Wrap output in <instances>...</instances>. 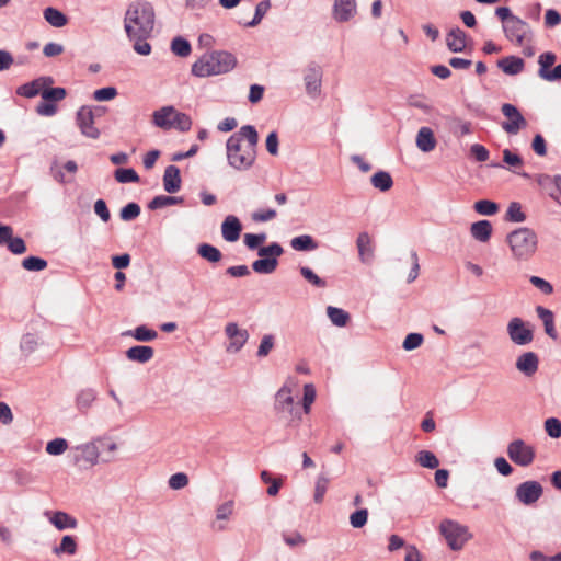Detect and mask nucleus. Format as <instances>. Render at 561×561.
I'll return each instance as SVG.
<instances>
[{"label": "nucleus", "mask_w": 561, "mask_h": 561, "mask_svg": "<svg viewBox=\"0 0 561 561\" xmlns=\"http://www.w3.org/2000/svg\"><path fill=\"white\" fill-rule=\"evenodd\" d=\"M154 22L156 12L151 2L137 0L128 5L124 16V28L138 55H150L151 45L147 41L152 35Z\"/></svg>", "instance_id": "nucleus-1"}, {"label": "nucleus", "mask_w": 561, "mask_h": 561, "mask_svg": "<svg viewBox=\"0 0 561 561\" xmlns=\"http://www.w3.org/2000/svg\"><path fill=\"white\" fill-rule=\"evenodd\" d=\"M259 134L254 126L244 125L226 142L228 164L238 170H249L255 162Z\"/></svg>", "instance_id": "nucleus-2"}, {"label": "nucleus", "mask_w": 561, "mask_h": 561, "mask_svg": "<svg viewBox=\"0 0 561 561\" xmlns=\"http://www.w3.org/2000/svg\"><path fill=\"white\" fill-rule=\"evenodd\" d=\"M237 64V58L232 53L214 50L204 54L192 65V73L198 78L219 76L232 71Z\"/></svg>", "instance_id": "nucleus-3"}, {"label": "nucleus", "mask_w": 561, "mask_h": 561, "mask_svg": "<svg viewBox=\"0 0 561 561\" xmlns=\"http://www.w3.org/2000/svg\"><path fill=\"white\" fill-rule=\"evenodd\" d=\"M513 259L517 261L530 260L538 249V236L528 227H519L506 236Z\"/></svg>", "instance_id": "nucleus-4"}, {"label": "nucleus", "mask_w": 561, "mask_h": 561, "mask_svg": "<svg viewBox=\"0 0 561 561\" xmlns=\"http://www.w3.org/2000/svg\"><path fill=\"white\" fill-rule=\"evenodd\" d=\"M440 533L445 537L451 550H460L463 545L471 538L466 526L454 520H443L440 524Z\"/></svg>", "instance_id": "nucleus-5"}, {"label": "nucleus", "mask_w": 561, "mask_h": 561, "mask_svg": "<svg viewBox=\"0 0 561 561\" xmlns=\"http://www.w3.org/2000/svg\"><path fill=\"white\" fill-rule=\"evenodd\" d=\"M503 32L510 42L518 46H523L525 43H529L533 39L530 25L518 16L505 23V25H503Z\"/></svg>", "instance_id": "nucleus-6"}, {"label": "nucleus", "mask_w": 561, "mask_h": 561, "mask_svg": "<svg viewBox=\"0 0 561 561\" xmlns=\"http://www.w3.org/2000/svg\"><path fill=\"white\" fill-rule=\"evenodd\" d=\"M275 411L284 419L294 420L300 417V410L294 402L291 390L283 386L275 394Z\"/></svg>", "instance_id": "nucleus-7"}, {"label": "nucleus", "mask_w": 561, "mask_h": 561, "mask_svg": "<svg viewBox=\"0 0 561 561\" xmlns=\"http://www.w3.org/2000/svg\"><path fill=\"white\" fill-rule=\"evenodd\" d=\"M507 456L516 465L528 467L534 462L535 449L523 439H515L507 446Z\"/></svg>", "instance_id": "nucleus-8"}, {"label": "nucleus", "mask_w": 561, "mask_h": 561, "mask_svg": "<svg viewBox=\"0 0 561 561\" xmlns=\"http://www.w3.org/2000/svg\"><path fill=\"white\" fill-rule=\"evenodd\" d=\"M95 113L92 107L83 105L76 114V124L80 129V133L91 139H98L101 131L94 126Z\"/></svg>", "instance_id": "nucleus-9"}, {"label": "nucleus", "mask_w": 561, "mask_h": 561, "mask_svg": "<svg viewBox=\"0 0 561 561\" xmlns=\"http://www.w3.org/2000/svg\"><path fill=\"white\" fill-rule=\"evenodd\" d=\"M322 77V68L316 62L308 64L304 69L305 90L311 99H316L321 94Z\"/></svg>", "instance_id": "nucleus-10"}, {"label": "nucleus", "mask_w": 561, "mask_h": 561, "mask_svg": "<svg viewBox=\"0 0 561 561\" xmlns=\"http://www.w3.org/2000/svg\"><path fill=\"white\" fill-rule=\"evenodd\" d=\"M507 333L511 341L516 345H527L534 340L533 330L529 329L526 322L518 317L510 320L507 323Z\"/></svg>", "instance_id": "nucleus-11"}, {"label": "nucleus", "mask_w": 561, "mask_h": 561, "mask_svg": "<svg viewBox=\"0 0 561 561\" xmlns=\"http://www.w3.org/2000/svg\"><path fill=\"white\" fill-rule=\"evenodd\" d=\"M543 494V488L538 481L529 480L517 485L515 496L524 505L535 504Z\"/></svg>", "instance_id": "nucleus-12"}, {"label": "nucleus", "mask_w": 561, "mask_h": 561, "mask_svg": "<svg viewBox=\"0 0 561 561\" xmlns=\"http://www.w3.org/2000/svg\"><path fill=\"white\" fill-rule=\"evenodd\" d=\"M502 113L508 121L502 123V128L510 135H516L520 128L526 127L527 122L518 108L510 103L502 105Z\"/></svg>", "instance_id": "nucleus-13"}, {"label": "nucleus", "mask_w": 561, "mask_h": 561, "mask_svg": "<svg viewBox=\"0 0 561 561\" xmlns=\"http://www.w3.org/2000/svg\"><path fill=\"white\" fill-rule=\"evenodd\" d=\"M225 334L230 340V343L226 348L229 353L240 352L250 336L248 330L239 328L236 322H229L226 324Z\"/></svg>", "instance_id": "nucleus-14"}, {"label": "nucleus", "mask_w": 561, "mask_h": 561, "mask_svg": "<svg viewBox=\"0 0 561 561\" xmlns=\"http://www.w3.org/2000/svg\"><path fill=\"white\" fill-rule=\"evenodd\" d=\"M357 12L356 0H334L333 19L337 22L350 21Z\"/></svg>", "instance_id": "nucleus-15"}, {"label": "nucleus", "mask_w": 561, "mask_h": 561, "mask_svg": "<svg viewBox=\"0 0 561 561\" xmlns=\"http://www.w3.org/2000/svg\"><path fill=\"white\" fill-rule=\"evenodd\" d=\"M81 451L80 455L75 456V463L80 466L84 462L89 467H93L99 462L100 446L96 443H88L77 447Z\"/></svg>", "instance_id": "nucleus-16"}, {"label": "nucleus", "mask_w": 561, "mask_h": 561, "mask_svg": "<svg viewBox=\"0 0 561 561\" xmlns=\"http://www.w3.org/2000/svg\"><path fill=\"white\" fill-rule=\"evenodd\" d=\"M516 369L526 377L534 376L539 367V357L534 352H526L519 355L515 363Z\"/></svg>", "instance_id": "nucleus-17"}, {"label": "nucleus", "mask_w": 561, "mask_h": 561, "mask_svg": "<svg viewBox=\"0 0 561 561\" xmlns=\"http://www.w3.org/2000/svg\"><path fill=\"white\" fill-rule=\"evenodd\" d=\"M242 224L238 217L228 215L221 224V234L227 242H236L240 238Z\"/></svg>", "instance_id": "nucleus-18"}, {"label": "nucleus", "mask_w": 561, "mask_h": 561, "mask_svg": "<svg viewBox=\"0 0 561 561\" xmlns=\"http://www.w3.org/2000/svg\"><path fill=\"white\" fill-rule=\"evenodd\" d=\"M51 77H39L31 82L24 83L16 89V94L31 99L39 94L45 85L53 84Z\"/></svg>", "instance_id": "nucleus-19"}, {"label": "nucleus", "mask_w": 561, "mask_h": 561, "mask_svg": "<svg viewBox=\"0 0 561 561\" xmlns=\"http://www.w3.org/2000/svg\"><path fill=\"white\" fill-rule=\"evenodd\" d=\"M181 175H180V169L174 165L170 164L165 168L164 174H163V188L167 193L174 194L181 188Z\"/></svg>", "instance_id": "nucleus-20"}, {"label": "nucleus", "mask_w": 561, "mask_h": 561, "mask_svg": "<svg viewBox=\"0 0 561 561\" xmlns=\"http://www.w3.org/2000/svg\"><path fill=\"white\" fill-rule=\"evenodd\" d=\"M446 45L453 53H461L467 45V35L460 27L451 28L446 36Z\"/></svg>", "instance_id": "nucleus-21"}, {"label": "nucleus", "mask_w": 561, "mask_h": 561, "mask_svg": "<svg viewBox=\"0 0 561 561\" xmlns=\"http://www.w3.org/2000/svg\"><path fill=\"white\" fill-rule=\"evenodd\" d=\"M537 316L543 323L545 333L552 339L553 341H557L559 339L558 331L554 327V316L553 312L542 306H538L536 308Z\"/></svg>", "instance_id": "nucleus-22"}, {"label": "nucleus", "mask_w": 561, "mask_h": 561, "mask_svg": "<svg viewBox=\"0 0 561 561\" xmlns=\"http://www.w3.org/2000/svg\"><path fill=\"white\" fill-rule=\"evenodd\" d=\"M175 108L172 105L163 106L152 114V124L161 129L169 130L172 128V117Z\"/></svg>", "instance_id": "nucleus-23"}, {"label": "nucleus", "mask_w": 561, "mask_h": 561, "mask_svg": "<svg viewBox=\"0 0 561 561\" xmlns=\"http://www.w3.org/2000/svg\"><path fill=\"white\" fill-rule=\"evenodd\" d=\"M153 355V347L147 345H135L126 351V357L129 360L137 362L140 364L148 363L149 360L152 359Z\"/></svg>", "instance_id": "nucleus-24"}, {"label": "nucleus", "mask_w": 561, "mask_h": 561, "mask_svg": "<svg viewBox=\"0 0 561 561\" xmlns=\"http://www.w3.org/2000/svg\"><path fill=\"white\" fill-rule=\"evenodd\" d=\"M358 255L363 263L368 264L374 257V248L370 236L367 232H360L356 240Z\"/></svg>", "instance_id": "nucleus-25"}, {"label": "nucleus", "mask_w": 561, "mask_h": 561, "mask_svg": "<svg viewBox=\"0 0 561 561\" xmlns=\"http://www.w3.org/2000/svg\"><path fill=\"white\" fill-rule=\"evenodd\" d=\"M497 67L506 75L516 76L525 67V61L520 57L507 56L497 61Z\"/></svg>", "instance_id": "nucleus-26"}, {"label": "nucleus", "mask_w": 561, "mask_h": 561, "mask_svg": "<svg viewBox=\"0 0 561 561\" xmlns=\"http://www.w3.org/2000/svg\"><path fill=\"white\" fill-rule=\"evenodd\" d=\"M416 147L423 152H430L436 147V139L430 127H421L416 135Z\"/></svg>", "instance_id": "nucleus-27"}, {"label": "nucleus", "mask_w": 561, "mask_h": 561, "mask_svg": "<svg viewBox=\"0 0 561 561\" xmlns=\"http://www.w3.org/2000/svg\"><path fill=\"white\" fill-rule=\"evenodd\" d=\"M492 230V224L485 219L473 222L470 227L472 238L482 243L491 239Z\"/></svg>", "instance_id": "nucleus-28"}, {"label": "nucleus", "mask_w": 561, "mask_h": 561, "mask_svg": "<svg viewBox=\"0 0 561 561\" xmlns=\"http://www.w3.org/2000/svg\"><path fill=\"white\" fill-rule=\"evenodd\" d=\"M536 181L538 185L547 192L550 196L551 193H558L561 190V175H549V174H538L536 176Z\"/></svg>", "instance_id": "nucleus-29"}, {"label": "nucleus", "mask_w": 561, "mask_h": 561, "mask_svg": "<svg viewBox=\"0 0 561 561\" xmlns=\"http://www.w3.org/2000/svg\"><path fill=\"white\" fill-rule=\"evenodd\" d=\"M123 336H133L139 342H150L157 339L158 332L148 328L145 324L136 327L134 330H128L122 333Z\"/></svg>", "instance_id": "nucleus-30"}, {"label": "nucleus", "mask_w": 561, "mask_h": 561, "mask_svg": "<svg viewBox=\"0 0 561 561\" xmlns=\"http://www.w3.org/2000/svg\"><path fill=\"white\" fill-rule=\"evenodd\" d=\"M49 520L58 530H65L68 528L73 529L78 525L76 518H73L68 513L62 511H57L53 513Z\"/></svg>", "instance_id": "nucleus-31"}, {"label": "nucleus", "mask_w": 561, "mask_h": 561, "mask_svg": "<svg viewBox=\"0 0 561 561\" xmlns=\"http://www.w3.org/2000/svg\"><path fill=\"white\" fill-rule=\"evenodd\" d=\"M290 247L296 251H314L319 245L310 234H300L290 240Z\"/></svg>", "instance_id": "nucleus-32"}, {"label": "nucleus", "mask_w": 561, "mask_h": 561, "mask_svg": "<svg viewBox=\"0 0 561 561\" xmlns=\"http://www.w3.org/2000/svg\"><path fill=\"white\" fill-rule=\"evenodd\" d=\"M44 19L54 27H62L68 23V18L58 9L48 7L43 11Z\"/></svg>", "instance_id": "nucleus-33"}, {"label": "nucleus", "mask_w": 561, "mask_h": 561, "mask_svg": "<svg viewBox=\"0 0 561 561\" xmlns=\"http://www.w3.org/2000/svg\"><path fill=\"white\" fill-rule=\"evenodd\" d=\"M371 185L381 192L389 191L393 185V180L389 172L378 171L370 179Z\"/></svg>", "instance_id": "nucleus-34"}, {"label": "nucleus", "mask_w": 561, "mask_h": 561, "mask_svg": "<svg viewBox=\"0 0 561 561\" xmlns=\"http://www.w3.org/2000/svg\"><path fill=\"white\" fill-rule=\"evenodd\" d=\"M278 265L276 257H260L252 263V268L259 274H272Z\"/></svg>", "instance_id": "nucleus-35"}, {"label": "nucleus", "mask_w": 561, "mask_h": 561, "mask_svg": "<svg viewBox=\"0 0 561 561\" xmlns=\"http://www.w3.org/2000/svg\"><path fill=\"white\" fill-rule=\"evenodd\" d=\"M197 253L204 260L210 263H217L222 259V253L216 247L209 243H202L197 248Z\"/></svg>", "instance_id": "nucleus-36"}, {"label": "nucleus", "mask_w": 561, "mask_h": 561, "mask_svg": "<svg viewBox=\"0 0 561 561\" xmlns=\"http://www.w3.org/2000/svg\"><path fill=\"white\" fill-rule=\"evenodd\" d=\"M77 542L73 536L66 535L61 538L59 546L54 547L53 552L56 556L69 554L73 556L77 552Z\"/></svg>", "instance_id": "nucleus-37"}, {"label": "nucleus", "mask_w": 561, "mask_h": 561, "mask_svg": "<svg viewBox=\"0 0 561 561\" xmlns=\"http://www.w3.org/2000/svg\"><path fill=\"white\" fill-rule=\"evenodd\" d=\"M96 399V392L93 389H82L76 398L78 410L85 412Z\"/></svg>", "instance_id": "nucleus-38"}, {"label": "nucleus", "mask_w": 561, "mask_h": 561, "mask_svg": "<svg viewBox=\"0 0 561 561\" xmlns=\"http://www.w3.org/2000/svg\"><path fill=\"white\" fill-rule=\"evenodd\" d=\"M183 197L181 196H168V195H158L153 197L150 203L148 204V207L151 210L160 209L167 206L181 204L183 203Z\"/></svg>", "instance_id": "nucleus-39"}, {"label": "nucleus", "mask_w": 561, "mask_h": 561, "mask_svg": "<svg viewBox=\"0 0 561 561\" xmlns=\"http://www.w3.org/2000/svg\"><path fill=\"white\" fill-rule=\"evenodd\" d=\"M327 314L331 322L336 327H345L350 320V313L341 308L329 306Z\"/></svg>", "instance_id": "nucleus-40"}, {"label": "nucleus", "mask_w": 561, "mask_h": 561, "mask_svg": "<svg viewBox=\"0 0 561 561\" xmlns=\"http://www.w3.org/2000/svg\"><path fill=\"white\" fill-rule=\"evenodd\" d=\"M557 60V56L554 53H551V51H546V53H542L541 55H539L538 57V65H539V70H538V76L543 79L547 73L550 71V67L554 65Z\"/></svg>", "instance_id": "nucleus-41"}, {"label": "nucleus", "mask_w": 561, "mask_h": 561, "mask_svg": "<svg viewBox=\"0 0 561 561\" xmlns=\"http://www.w3.org/2000/svg\"><path fill=\"white\" fill-rule=\"evenodd\" d=\"M416 461L421 467L428 469H436L439 466L437 457L430 450H420L416 454Z\"/></svg>", "instance_id": "nucleus-42"}, {"label": "nucleus", "mask_w": 561, "mask_h": 561, "mask_svg": "<svg viewBox=\"0 0 561 561\" xmlns=\"http://www.w3.org/2000/svg\"><path fill=\"white\" fill-rule=\"evenodd\" d=\"M114 178L118 183L139 182V175L133 168H119L114 172Z\"/></svg>", "instance_id": "nucleus-43"}, {"label": "nucleus", "mask_w": 561, "mask_h": 561, "mask_svg": "<svg viewBox=\"0 0 561 561\" xmlns=\"http://www.w3.org/2000/svg\"><path fill=\"white\" fill-rule=\"evenodd\" d=\"M505 220L511 222H524L526 215L522 210V206L518 202H512L506 210Z\"/></svg>", "instance_id": "nucleus-44"}, {"label": "nucleus", "mask_w": 561, "mask_h": 561, "mask_svg": "<svg viewBox=\"0 0 561 561\" xmlns=\"http://www.w3.org/2000/svg\"><path fill=\"white\" fill-rule=\"evenodd\" d=\"M271 8V1L270 0H263L256 4L254 16L251 21L245 22L244 26L247 27H254L257 24L261 23L262 19L267 13L268 9Z\"/></svg>", "instance_id": "nucleus-45"}, {"label": "nucleus", "mask_w": 561, "mask_h": 561, "mask_svg": "<svg viewBox=\"0 0 561 561\" xmlns=\"http://www.w3.org/2000/svg\"><path fill=\"white\" fill-rule=\"evenodd\" d=\"M171 50L179 57H186L191 54L192 47L187 39L178 36L171 42Z\"/></svg>", "instance_id": "nucleus-46"}, {"label": "nucleus", "mask_w": 561, "mask_h": 561, "mask_svg": "<svg viewBox=\"0 0 561 561\" xmlns=\"http://www.w3.org/2000/svg\"><path fill=\"white\" fill-rule=\"evenodd\" d=\"M473 209L484 216H493L499 210V205L490 199H480L474 203Z\"/></svg>", "instance_id": "nucleus-47"}, {"label": "nucleus", "mask_w": 561, "mask_h": 561, "mask_svg": "<svg viewBox=\"0 0 561 561\" xmlns=\"http://www.w3.org/2000/svg\"><path fill=\"white\" fill-rule=\"evenodd\" d=\"M171 124L172 128H176L180 131H187L192 127V119L187 114L178 112L175 110Z\"/></svg>", "instance_id": "nucleus-48"}, {"label": "nucleus", "mask_w": 561, "mask_h": 561, "mask_svg": "<svg viewBox=\"0 0 561 561\" xmlns=\"http://www.w3.org/2000/svg\"><path fill=\"white\" fill-rule=\"evenodd\" d=\"M41 95H42L43 100L53 103V102H59V101L64 100L67 95V92H66L65 88L56 87V88L44 89L41 92Z\"/></svg>", "instance_id": "nucleus-49"}, {"label": "nucleus", "mask_w": 561, "mask_h": 561, "mask_svg": "<svg viewBox=\"0 0 561 561\" xmlns=\"http://www.w3.org/2000/svg\"><path fill=\"white\" fill-rule=\"evenodd\" d=\"M22 267L27 271L39 272L47 267V261L39 256H27L22 261Z\"/></svg>", "instance_id": "nucleus-50"}, {"label": "nucleus", "mask_w": 561, "mask_h": 561, "mask_svg": "<svg viewBox=\"0 0 561 561\" xmlns=\"http://www.w3.org/2000/svg\"><path fill=\"white\" fill-rule=\"evenodd\" d=\"M275 346V336L273 334H265L261 339L256 356L259 358L266 357Z\"/></svg>", "instance_id": "nucleus-51"}, {"label": "nucleus", "mask_w": 561, "mask_h": 561, "mask_svg": "<svg viewBox=\"0 0 561 561\" xmlns=\"http://www.w3.org/2000/svg\"><path fill=\"white\" fill-rule=\"evenodd\" d=\"M329 482H330L329 478H327L324 474H320L317 478L316 486H314V495H313L316 503H318V504L322 503L325 492L328 490Z\"/></svg>", "instance_id": "nucleus-52"}, {"label": "nucleus", "mask_w": 561, "mask_h": 561, "mask_svg": "<svg viewBox=\"0 0 561 561\" xmlns=\"http://www.w3.org/2000/svg\"><path fill=\"white\" fill-rule=\"evenodd\" d=\"M68 448V443L65 438H55L46 444V453L51 456H59Z\"/></svg>", "instance_id": "nucleus-53"}, {"label": "nucleus", "mask_w": 561, "mask_h": 561, "mask_svg": "<svg viewBox=\"0 0 561 561\" xmlns=\"http://www.w3.org/2000/svg\"><path fill=\"white\" fill-rule=\"evenodd\" d=\"M299 271L301 276L313 286L318 288H323L327 286V282L319 277L310 267L301 266Z\"/></svg>", "instance_id": "nucleus-54"}, {"label": "nucleus", "mask_w": 561, "mask_h": 561, "mask_svg": "<svg viewBox=\"0 0 561 561\" xmlns=\"http://www.w3.org/2000/svg\"><path fill=\"white\" fill-rule=\"evenodd\" d=\"M140 210V206L137 203L130 202L121 209L119 217L124 221H130L139 216Z\"/></svg>", "instance_id": "nucleus-55"}, {"label": "nucleus", "mask_w": 561, "mask_h": 561, "mask_svg": "<svg viewBox=\"0 0 561 561\" xmlns=\"http://www.w3.org/2000/svg\"><path fill=\"white\" fill-rule=\"evenodd\" d=\"M284 253L283 247L277 242H272L266 247H261L257 251L260 257H278Z\"/></svg>", "instance_id": "nucleus-56"}, {"label": "nucleus", "mask_w": 561, "mask_h": 561, "mask_svg": "<svg viewBox=\"0 0 561 561\" xmlns=\"http://www.w3.org/2000/svg\"><path fill=\"white\" fill-rule=\"evenodd\" d=\"M368 520V510L359 508L350 515V524L354 528H362Z\"/></svg>", "instance_id": "nucleus-57"}, {"label": "nucleus", "mask_w": 561, "mask_h": 561, "mask_svg": "<svg viewBox=\"0 0 561 561\" xmlns=\"http://www.w3.org/2000/svg\"><path fill=\"white\" fill-rule=\"evenodd\" d=\"M265 240L266 233H245L243 237V242L250 250L260 249Z\"/></svg>", "instance_id": "nucleus-58"}, {"label": "nucleus", "mask_w": 561, "mask_h": 561, "mask_svg": "<svg viewBox=\"0 0 561 561\" xmlns=\"http://www.w3.org/2000/svg\"><path fill=\"white\" fill-rule=\"evenodd\" d=\"M545 430L551 438H559L561 436V421L557 417L547 419Z\"/></svg>", "instance_id": "nucleus-59"}, {"label": "nucleus", "mask_w": 561, "mask_h": 561, "mask_svg": "<svg viewBox=\"0 0 561 561\" xmlns=\"http://www.w3.org/2000/svg\"><path fill=\"white\" fill-rule=\"evenodd\" d=\"M424 337L421 333H409L403 343L402 347L405 351H413L422 345Z\"/></svg>", "instance_id": "nucleus-60"}, {"label": "nucleus", "mask_w": 561, "mask_h": 561, "mask_svg": "<svg viewBox=\"0 0 561 561\" xmlns=\"http://www.w3.org/2000/svg\"><path fill=\"white\" fill-rule=\"evenodd\" d=\"M117 95V90L114 87H105L94 91L93 99L99 102L111 101Z\"/></svg>", "instance_id": "nucleus-61"}, {"label": "nucleus", "mask_w": 561, "mask_h": 561, "mask_svg": "<svg viewBox=\"0 0 561 561\" xmlns=\"http://www.w3.org/2000/svg\"><path fill=\"white\" fill-rule=\"evenodd\" d=\"M168 483L172 490H181L188 484V477L183 472H178L170 477Z\"/></svg>", "instance_id": "nucleus-62"}, {"label": "nucleus", "mask_w": 561, "mask_h": 561, "mask_svg": "<svg viewBox=\"0 0 561 561\" xmlns=\"http://www.w3.org/2000/svg\"><path fill=\"white\" fill-rule=\"evenodd\" d=\"M529 282L545 295H551L553 293V286L548 280L539 276H530Z\"/></svg>", "instance_id": "nucleus-63"}, {"label": "nucleus", "mask_w": 561, "mask_h": 561, "mask_svg": "<svg viewBox=\"0 0 561 561\" xmlns=\"http://www.w3.org/2000/svg\"><path fill=\"white\" fill-rule=\"evenodd\" d=\"M7 245L13 254H23L26 251L24 240L20 237L14 238L13 234L11 236V239L7 242Z\"/></svg>", "instance_id": "nucleus-64"}]
</instances>
